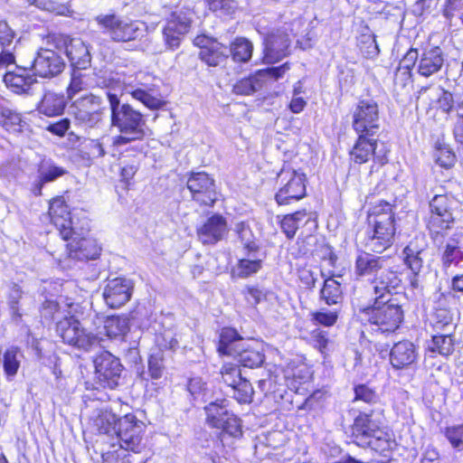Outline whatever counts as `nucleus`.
Returning <instances> with one entry per match:
<instances>
[{
    "label": "nucleus",
    "mask_w": 463,
    "mask_h": 463,
    "mask_svg": "<svg viewBox=\"0 0 463 463\" xmlns=\"http://www.w3.org/2000/svg\"><path fill=\"white\" fill-rule=\"evenodd\" d=\"M231 391L232 392V396L240 403L250 402L254 392L251 383L242 376L241 379H237L235 386Z\"/></svg>",
    "instance_id": "09e8293b"
},
{
    "label": "nucleus",
    "mask_w": 463,
    "mask_h": 463,
    "mask_svg": "<svg viewBox=\"0 0 463 463\" xmlns=\"http://www.w3.org/2000/svg\"><path fill=\"white\" fill-rule=\"evenodd\" d=\"M442 244L443 242L436 246L439 250H442L441 262L443 267L457 266L463 261V251L459 246L458 240L455 236L450 237L444 246Z\"/></svg>",
    "instance_id": "473e14b6"
},
{
    "label": "nucleus",
    "mask_w": 463,
    "mask_h": 463,
    "mask_svg": "<svg viewBox=\"0 0 463 463\" xmlns=\"http://www.w3.org/2000/svg\"><path fill=\"white\" fill-rule=\"evenodd\" d=\"M320 298L328 306L341 303L343 300L341 283L335 278L326 279L320 290Z\"/></svg>",
    "instance_id": "4c0bfd02"
},
{
    "label": "nucleus",
    "mask_w": 463,
    "mask_h": 463,
    "mask_svg": "<svg viewBox=\"0 0 463 463\" xmlns=\"http://www.w3.org/2000/svg\"><path fill=\"white\" fill-rule=\"evenodd\" d=\"M158 345L161 348L175 351L179 347V340L176 337L175 334H173L171 331H165L161 339L157 340Z\"/></svg>",
    "instance_id": "0e129e2a"
},
{
    "label": "nucleus",
    "mask_w": 463,
    "mask_h": 463,
    "mask_svg": "<svg viewBox=\"0 0 463 463\" xmlns=\"http://www.w3.org/2000/svg\"><path fill=\"white\" fill-rule=\"evenodd\" d=\"M125 91L151 110L160 109L166 105V101L154 85L143 82L128 83Z\"/></svg>",
    "instance_id": "393cba45"
},
{
    "label": "nucleus",
    "mask_w": 463,
    "mask_h": 463,
    "mask_svg": "<svg viewBox=\"0 0 463 463\" xmlns=\"http://www.w3.org/2000/svg\"><path fill=\"white\" fill-rule=\"evenodd\" d=\"M279 189L275 200L279 205H288L306 196V175L289 166H283L277 175Z\"/></svg>",
    "instance_id": "1a4fd4ad"
},
{
    "label": "nucleus",
    "mask_w": 463,
    "mask_h": 463,
    "mask_svg": "<svg viewBox=\"0 0 463 463\" xmlns=\"http://www.w3.org/2000/svg\"><path fill=\"white\" fill-rule=\"evenodd\" d=\"M228 49L234 61L247 62L251 58L253 45L248 39L238 37Z\"/></svg>",
    "instance_id": "ea45409f"
},
{
    "label": "nucleus",
    "mask_w": 463,
    "mask_h": 463,
    "mask_svg": "<svg viewBox=\"0 0 463 463\" xmlns=\"http://www.w3.org/2000/svg\"><path fill=\"white\" fill-rule=\"evenodd\" d=\"M313 321L317 324L325 326H334L338 318V315L336 312L329 311V312H316L313 315Z\"/></svg>",
    "instance_id": "680f3d73"
},
{
    "label": "nucleus",
    "mask_w": 463,
    "mask_h": 463,
    "mask_svg": "<svg viewBox=\"0 0 463 463\" xmlns=\"http://www.w3.org/2000/svg\"><path fill=\"white\" fill-rule=\"evenodd\" d=\"M49 216L52 223L57 228L62 239H67L75 228L71 217L69 206L61 197L54 198L49 206Z\"/></svg>",
    "instance_id": "bb28decb"
},
{
    "label": "nucleus",
    "mask_w": 463,
    "mask_h": 463,
    "mask_svg": "<svg viewBox=\"0 0 463 463\" xmlns=\"http://www.w3.org/2000/svg\"><path fill=\"white\" fill-rule=\"evenodd\" d=\"M119 418L111 411H101L94 419L93 426L99 434L114 437Z\"/></svg>",
    "instance_id": "f704fd0d"
},
{
    "label": "nucleus",
    "mask_w": 463,
    "mask_h": 463,
    "mask_svg": "<svg viewBox=\"0 0 463 463\" xmlns=\"http://www.w3.org/2000/svg\"><path fill=\"white\" fill-rule=\"evenodd\" d=\"M40 182L42 184L52 182L65 175L66 170L56 165L50 160H43L38 169Z\"/></svg>",
    "instance_id": "49530a36"
},
{
    "label": "nucleus",
    "mask_w": 463,
    "mask_h": 463,
    "mask_svg": "<svg viewBox=\"0 0 463 463\" xmlns=\"http://www.w3.org/2000/svg\"><path fill=\"white\" fill-rule=\"evenodd\" d=\"M235 232L242 244L243 248L249 247L252 244H257L255 236L250 228L249 224L244 222H241L235 225Z\"/></svg>",
    "instance_id": "6e6d98bb"
},
{
    "label": "nucleus",
    "mask_w": 463,
    "mask_h": 463,
    "mask_svg": "<svg viewBox=\"0 0 463 463\" xmlns=\"http://www.w3.org/2000/svg\"><path fill=\"white\" fill-rule=\"evenodd\" d=\"M455 204L453 198L447 194H437L430 202L431 216L428 223L430 238L435 245L441 244L447 232L455 222L452 208Z\"/></svg>",
    "instance_id": "0eeeda50"
},
{
    "label": "nucleus",
    "mask_w": 463,
    "mask_h": 463,
    "mask_svg": "<svg viewBox=\"0 0 463 463\" xmlns=\"http://www.w3.org/2000/svg\"><path fill=\"white\" fill-rule=\"evenodd\" d=\"M213 44L210 49L200 51L199 58L208 66L216 67L227 60L230 51L221 43Z\"/></svg>",
    "instance_id": "e433bc0d"
},
{
    "label": "nucleus",
    "mask_w": 463,
    "mask_h": 463,
    "mask_svg": "<svg viewBox=\"0 0 463 463\" xmlns=\"http://www.w3.org/2000/svg\"><path fill=\"white\" fill-rule=\"evenodd\" d=\"M404 264L411 270L415 275H419L423 268L424 260L428 255V251L420 252L416 254H403Z\"/></svg>",
    "instance_id": "5fc2aeb1"
},
{
    "label": "nucleus",
    "mask_w": 463,
    "mask_h": 463,
    "mask_svg": "<svg viewBox=\"0 0 463 463\" xmlns=\"http://www.w3.org/2000/svg\"><path fill=\"white\" fill-rule=\"evenodd\" d=\"M33 74L29 75L27 68H18L17 72H7L4 76V80L15 93H28L33 83L36 82Z\"/></svg>",
    "instance_id": "2f4dec72"
},
{
    "label": "nucleus",
    "mask_w": 463,
    "mask_h": 463,
    "mask_svg": "<svg viewBox=\"0 0 463 463\" xmlns=\"http://www.w3.org/2000/svg\"><path fill=\"white\" fill-rule=\"evenodd\" d=\"M165 372L164 358L161 352L152 354L148 359V375L153 380L160 379Z\"/></svg>",
    "instance_id": "864d4df0"
},
{
    "label": "nucleus",
    "mask_w": 463,
    "mask_h": 463,
    "mask_svg": "<svg viewBox=\"0 0 463 463\" xmlns=\"http://www.w3.org/2000/svg\"><path fill=\"white\" fill-rule=\"evenodd\" d=\"M221 373L223 383H226L228 387H231V390L235 386L237 379L241 378V370L238 366L233 364L223 365Z\"/></svg>",
    "instance_id": "4d7b16f0"
},
{
    "label": "nucleus",
    "mask_w": 463,
    "mask_h": 463,
    "mask_svg": "<svg viewBox=\"0 0 463 463\" xmlns=\"http://www.w3.org/2000/svg\"><path fill=\"white\" fill-rule=\"evenodd\" d=\"M463 7V0H445L442 8V15L451 21L456 13Z\"/></svg>",
    "instance_id": "e2e57ef3"
},
{
    "label": "nucleus",
    "mask_w": 463,
    "mask_h": 463,
    "mask_svg": "<svg viewBox=\"0 0 463 463\" xmlns=\"http://www.w3.org/2000/svg\"><path fill=\"white\" fill-rule=\"evenodd\" d=\"M446 55L439 46L424 48L417 63V72L424 78L439 73L445 66Z\"/></svg>",
    "instance_id": "a878e982"
},
{
    "label": "nucleus",
    "mask_w": 463,
    "mask_h": 463,
    "mask_svg": "<svg viewBox=\"0 0 463 463\" xmlns=\"http://www.w3.org/2000/svg\"><path fill=\"white\" fill-rule=\"evenodd\" d=\"M65 68V61L61 54L51 49H40L31 65L34 76L51 79L61 74Z\"/></svg>",
    "instance_id": "f3484780"
},
{
    "label": "nucleus",
    "mask_w": 463,
    "mask_h": 463,
    "mask_svg": "<svg viewBox=\"0 0 463 463\" xmlns=\"http://www.w3.org/2000/svg\"><path fill=\"white\" fill-rule=\"evenodd\" d=\"M14 32L5 21H0V50H8L13 43Z\"/></svg>",
    "instance_id": "052dcab7"
},
{
    "label": "nucleus",
    "mask_w": 463,
    "mask_h": 463,
    "mask_svg": "<svg viewBox=\"0 0 463 463\" xmlns=\"http://www.w3.org/2000/svg\"><path fill=\"white\" fill-rule=\"evenodd\" d=\"M90 230L81 227L73 228L71 234L64 241H69L66 245L68 256L80 261L95 260L100 253V247L95 239L89 235Z\"/></svg>",
    "instance_id": "ddd939ff"
},
{
    "label": "nucleus",
    "mask_w": 463,
    "mask_h": 463,
    "mask_svg": "<svg viewBox=\"0 0 463 463\" xmlns=\"http://www.w3.org/2000/svg\"><path fill=\"white\" fill-rule=\"evenodd\" d=\"M64 109L65 100L63 96L53 92L45 93L38 106L39 112L48 117L61 115Z\"/></svg>",
    "instance_id": "72a5a7b5"
},
{
    "label": "nucleus",
    "mask_w": 463,
    "mask_h": 463,
    "mask_svg": "<svg viewBox=\"0 0 463 463\" xmlns=\"http://www.w3.org/2000/svg\"><path fill=\"white\" fill-rule=\"evenodd\" d=\"M194 201L213 206L217 199L214 180L204 172L192 173L186 183Z\"/></svg>",
    "instance_id": "a211bd4d"
},
{
    "label": "nucleus",
    "mask_w": 463,
    "mask_h": 463,
    "mask_svg": "<svg viewBox=\"0 0 463 463\" xmlns=\"http://www.w3.org/2000/svg\"><path fill=\"white\" fill-rule=\"evenodd\" d=\"M110 109L111 127L120 133L115 140L116 146L142 140L146 135L145 115L130 104L122 102L117 94L107 92Z\"/></svg>",
    "instance_id": "f03ea898"
},
{
    "label": "nucleus",
    "mask_w": 463,
    "mask_h": 463,
    "mask_svg": "<svg viewBox=\"0 0 463 463\" xmlns=\"http://www.w3.org/2000/svg\"><path fill=\"white\" fill-rule=\"evenodd\" d=\"M23 356L17 346L8 347L3 354V367L6 377L11 380L18 372Z\"/></svg>",
    "instance_id": "a19ab883"
},
{
    "label": "nucleus",
    "mask_w": 463,
    "mask_h": 463,
    "mask_svg": "<svg viewBox=\"0 0 463 463\" xmlns=\"http://www.w3.org/2000/svg\"><path fill=\"white\" fill-rule=\"evenodd\" d=\"M71 82L67 88V96L71 99L77 93L86 90L90 87L89 76L83 73V70L71 69Z\"/></svg>",
    "instance_id": "a18cd8bd"
},
{
    "label": "nucleus",
    "mask_w": 463,
    "mask_h": 463,
    "mask_svg": "<svg viewBox=\"0 0 463 463\" xmlns=\"http://www.w3.org/2000/svg\"><path fill=\"white\" fill-rule=\"evenodd\" d=\"M367 220L368 229L364 244L373 252L383 253L394 241L396 228L393 206L388 202H380L370 209Z\"/></svg>",
    "instance_id": "7ed1b4c3"
},
{
    "label": "nucleus",
    "mask_w": 463,
    "mask_h": 463,
    "mask_svg": "<svg viewBox=\"0 0 463 463\" xmlns=\"http://www.w3.org/2000/svg\"><path fill=\"white\" fill-rule=\"evenodd\" d=\"M373 298H388L402 287L401 274L392 269H382L371 280Z\"/></svg>",
    "instance_id": "b1692460"
},
{
    "label": "nucleus",
    "mask_w": 463,
    "mask_h": 463,
    "mask_svg": "<svg viewBox=\"0 0 463 463\" xmlns=\"http://www.w3.org/2000/svg\"><path fill=\"white\" fill-rule=\"evenodd\" d=\"M105 110L102 99L92 93L78 98L70 107L75 121L87 128L97 127L102 121Z\"/></svg>",
    "instance_id": "9b49d317"
},
{
    "label": "nucleus",
    "mask_w": 463,
    "mask_h": 463,
    "mask_svg": "<svg viewBox=\"0 0 463 463\" xmlns=\"http://www.w3.org/2000/svg\"><path fill=\"white\" fill-rule=\"evenodd\" d=\"M374 135L358 134L356 142L351 149L350 160L354 164L362 165L373 157L375 163L383 165L388 162L386 149H378L377 140L373 138Z\"/></svg>",
    "instance_id": "dca6fc26"
},
{
    "label": "nucleus",
    "mask_w": 463,
    "mask_h": 463,
    "mask_svg": "<svg viewBox=\"0 0 463 463\" xmlns=\"http://www.w3.org/2000/svg\"><path fill=\"white\" fill-rule=\"evenodd\" d=\"M280 227L282 232L286 234L287 238L292 239L299 226L296 221H294V218L288 214L282 219Z\"/></svg>",
    "instance_id": "338daca9"
},
{
    "label": "nucleus",
    "mask_w": 463,
    "mask_h": 463,
    "mask_svg": "<svg viewBox=\"0 0 463 463\" xmlns=\"http://www.w3.org/2000/svg\"><path fill=\"white\" fill-rule=\"evenodd\" d=\"M64 52L71 62V69L87 70L90 67V48L80 39L63 40Z\"/></svg>",
    "instance_id": "cd10ccee"
},
{
    "label": "nucleus",
    "mask_w": 463,
    "mask_h": 463,
    "mask_svg": "<svg viewBox=\"0 0 463 463\" xmlns=\"http://www.w3.org/2000/svg\"><path fill=\"white\" fill-rule=\"evenodd\" d=\"M31 301V298L25 293L22 288L16 283H11L8 287L7 306L11 315V318L16 324L22 321L24 315L26 313V303Z\"/></svg>",
    "instance_id": "c85d7f7f"
},
{
    "label": "nucleus",
    "mask_w": 463,
    "mask_h": 463,
    "mask_svg": "<svg viewBox=\"0 0 463 463\" xmlns=\"http://www.w3.org/2000/svg\"><path fill=\"white\" fill-rule=\"evenodd\" d=\"M194 12L188 6L176 8L165 19L162 28L163 40L167 50L178 49L194 22Z\"/></svg>",
    "instance_id": "6e6552de"
},
{
    "label": "nucleus",
    "mask_w": 463,
    "mask_h": 463,
    "mask_svg": "<svg viewBox=\"0 0 463 463\" xmlns=\"http://www.w3.org/2000/svg\"><path fill=\"white\" fill-rule=\"evenodd\" d=\"M289 70L288 62L278 66L259 70L255 74L239 80L234 85V91L241 95H251L263 86L267 79L279 80Z\"/></svg>",
    "instance_id": "6ab92c4d"
},
{
    "label": "nucleus",
    "mask_w": 463,
    "mask_h": 463,
    "mask_svg": "<svg viewBox=\"0 0 463 463\" xmlns=\"http://www.w3.org/2000/svg\"><path fill=\"white\" fill-rule=\"evenodd\" d=\"M144 429V423L137 420L135 415L128 413L120 417L115 435L119 447L125 450L138 452Z\"/></svg>",
    "instance_id": "4468645a"
},
{
    "label": "nucleus",
    "mask_w": 463,
    "mask_h": 463,
    "mask_svg": "<svg viewBox=\"0 0 463 463\" xmlns=\"http://www.w3.org/2000/svg\"><path fill=\"white\" fill-rule=\"evenodd\" d=\"M23 121L21 115L0 105V125L9 132H21Z\"/></svg>",
    "instance_id": "37998d69"
},
{
    "label": "nucleus",
    "mask_w": 463,
    "mask_h": 463,
    "mask_svg": "<svg viewBox=\"0 0 463 463\" xmlns=\"http://www.w3.org/2000/svg\"><path fill=\"white\" fill-rule=\"evenodd\" d=\"M96 22L103 34L115 43H129L141 38L146 26L138 21L123 18L115 14H99Z\"/></svg>",
    "instance_id": "423d86ee"
},
{
    "label": "nucleus",
    "mask_w": 463,
    "mask_h": 463,
    "mask_svg": "<svg viewBox=\"0 0 463 463\" xmlns=\"http://www.w3.org/2000/svg\"><path fill=\"white\" fill-rule=\"evenodd\" d=\"M245 292L246 300L251 306H257L259 303H260L261 300L265 299L266 298L265 293L259 288L247 287L245 288Z\"/></svg>",
    "instance_id": "774afa93"
},
{
    "label": "nucleus",
    "mask_w": 463,
    "mask_h": 463,
    "mask_svg": "<svg viewBox=\"0 0 463 463\" xmlns=\"http://www.w3.org/2000/svg\"><path fill=\"white\" fill-rule=\"evenodd\" d=\"M229 232L226 219L219 213H213L207 217L196 227L198 241L208 246H213L222 241Z\"/></svg>",
    "instance_id": "aec40b11"
},
{
    "label": "nucleus",
    "mask_w": 463,
    "mask_h": 463,
    "mask_svg": "<svg viewBox=\"0 0 463 463\" xmlns=\"http://www.w3.org/2000/svg\"><path fill=\"white\" fill-rule=\"evenodd\" d=\"M383 414L381 411L370 409L359 411L351 427V438L357 446L365 448L367 440L382 435Z\"/></svg>",
    "instance_id": "f8f14e48"
},
{
    "label": "nucleus",
    "mask_w": 463,
    "mask_h": 463,
    "mask_svg": "<svg viewBox=\"0 0 463 463\" xmlns=\"http://www.w3.org/2000/svg\"><path fill=\"white\" fill-rule=\"evenodd\" d=\"M362 314L383 333L394 332L404 318L402 307L396 298H373L372 305L362 309Z\"/></svg>",
    "instance_id": "20e7f679"
},
{
    "label": "nucleus",
    "mask_w": 463,
    "mask_h": 463,
    "mask_svg": "<svg viewBox=\"0 0 463 463\" xmlns=\"http://www.w3.org/2000/svg\"><path fill=\"white\" fill-rule=\"evenodd\" d=\"M420 54L417 49H410L399 63V68H404L411 71L413 67L417 68L418 61L420 60Z\"/></svg>",
    "instance_id": "69168bd1"
},
{
    "label": "nucleus",
    "mask_w": 463,
    "mask_h": 463,
    "mask_svg": "<svg viewBox=\"0 0 463 463\" xmlns=\"http://www.w3.org/2000/svg\"><path fill=\"white\" fill-rule=\"evenodd\" d=\"M443 434L453 449L458 450L463 449V424L446 427Z\"/></svg>",
    "instance_id": "603ef678"
},
{
    "label": "nucleus",
    "mask_w": 463,
    "mask_h": 463,
    "mask_svg": "<svg viewBox=\"0 0 463 463\" xmlns=\"http://www.w3.org/2000/svg\"><path fill=\"white\" fill-rule=\"evenodd\" d=\"M40 312L45 322L56 321V332L65 344L85 352L98 345L97 335L88 331L74 316L62 317L57 301L45 299Z\"/></svg>",
    "instance_id": "f257e3e1"
},
{
    "label": "nucleus",
    "mask_w": 463,
    "mask_h": 463,
    "mask_svg": "<svg viewBox=\"0 0 463 463\" xmlns=\"http://www.w3.org/2000/svg\"><path fill=\"white\" fill-rule=\"evenodd\" d=\"M419 357V346L410 340H402L395 343L389 352L390 364L396 371L415 368Z\"/></svg>",
    "instance_id": "4be33fe9"
},
{
    "label": "nucleus",
    "mask_w": 463,
    "mask_h": 463,
    "mask_svg": "<svg viewBox=\"0 0 463 463\" xmlns=\"http://www.w3.org/2000/svg\"><path fill=\"white\" fill-rule=\"evenodd\" d=\"M262 267L261 260H239L232 270V275L239 279H247L258 273Z\"/></svg>",
    "instance_id": "c03bdc74"
},
{
    "label": "nucleus",
    "mask_w": 463,
    "mask_h": 463,
    "mask_svg": "<svg viewBox=\"0 0 463 463\" xmlns=\"http://www.w3.org/2000/svg\"><path fill=\"white\" fill-rule=\"evenodd\" d=\"M385 259L368 252H361L355 259L354 270L358 277L378 275L383 268Z\"/></svg>",
    "instance_id": "c756f323"
},
{
    "label": "nucleus",
    "mask_w": 463,
    "mask_h": 463,
    "mask_svg": "<svg viewBox=\"0 0 463 463\" xmlns=\"http://www.w3.org/2000/svg\"><path fill=\"white\" fill-rule=\"evenodd\" d=\"M94 380L85 383L86 389L99 390L109 389L114 390L122 384V373L124 366L119 358L112 354L109 351H101L94 359Z\"/></svg>",
    "instance_id": "39448f33"
},
{
    "label": "nucleus",
    "mask_w": 463,
    "mask_h": 463,
    "mask_svg": "<svg viewBox=\"0 0 463 463\" xmlns=\"http://www.w3.org/2000/svg\"><path fill=\"white\" fill-rule=\"evenodd\" d=\"M379 108L373 99L360 100L354 112L352 126L357 134L374 135L379 128Z\"/></svg>",
    "instance_id": "2eb2a0df"
},
{
    "label": "nucleus",
    "mask_w": 463,
    "mask_h": 463,
    "mask_svg": "<svg viewBox=\"0 0 463 463\" xmlns=\"http://www.w3.org/2000/svg\"><path fill=\"white\" fill-rule=\"evenodd\" d=\"M454 342L451 334H438L432 336L430 351L448 357L454 352Z\"/></svg>",
    "instance_id": "79ce46f5"
},
{
    "label": "nucleus",
    "mask_w": 463,
    "mask_h": 463,
    "mask_svg": "<svg viewBox=\"0 0 463 463\" xmlns=\"http://www.w3.org/2000/svg\"><path fill=\"white\" fill-rule=\"evenodd\" d=\"M226 399L216 400L204 407L207 423L221 429L222 435L239 438L242 435L241 420L228 410Z\"/></svg>",
    "instance_id": "9d476101"
},
{
    "label": "nucleus",
    "mask_w": 463,
    "mask_h": 463,
    "mask_svg": "<svg viewBox=\"0 0 463 463\" xmlns=\"http://www.w3.org/2000/svg\"><path fill=\"white\" fill-rule=\"evenodd\" d=\"M231 356L243 367L258 368L264 364L265 354L262 350L244 343Z\"/></svg>",
    "instance_id": "7c9ffc66"
},
{
    "label": "nucleus",
    "mask_w": 463,
    "mask_h": 463,
    "mask_svg": "<svg viewBox=\"0 0 463 463\" xmlns=\"http://www.w3.org/2000/svg\"><path fill=\"white\" fill-rule=\"evenodd\" d=\"M290 38L287 29H277L263 38V60L267 63H275L289 54Z\"/></svg>",
    "instance_id": "412c9836"
},
{
    "label": "nucleus",
    "mask_w": 463,
    "mask_h": 463,
    "mask_svg": "<svg viewBox=\"0 0 463 463\" xmlns=\"http://www.w3.org/2000/svg\"><path fill=\"white\" fill-rule=\"evenodd\" d=\"M367 442L368 444H365V447H369L381 454H385V452L392 450L395 445L391 435L384 431L383 428L382 435H375L368 439Z\"/></svg>",
    "instance_id": "de8ad7c7"
},
{
    "label": "nucleus",
    "mask_w": 463,
    "mask_h": 463,
    "mask_svg": "<svg viewBox=\"0 0 463 463\" xmlns=\"http://www.w3.org/2000/svg\"><path fill=\"white\" fill-rule=\"evenodd\" d=\"M439 90L440 94L437 99L438 107L443 113L449 114L453 110L455 103L453 94L442 87H439Z\"/></svg>",
    "instance_id": "13d9d810"
},
{
    "label": "nucleus",
    "mask_w": 463,
    "mask_h": 463,
    "mask_svg": "<svg viewBox=\"0 0 463 463\" xmlns=\"http://www.w3.org/2000/svg\"><path fill=\"white\" fill-rule=\"evenodd\" d=\"M241 340V336L234 328L224 327L220 335L218 351L231 356L237 348L242 345Z\"/></svg>",
    "instance_id": "c9c22d12"
},
{
    "label": "nucleus",
    "mask_w": 463,
    "mask_h": 463,
    "mask_svg": "<svg viewBox=\"0 0 463 463\" xmlns=\"http://www.w3.org/2000/svg\"><path fill=\"white\" fill-rule=\"evenodd\" d=\"M436 163L445 169L451 168L456 163L454 152L447 146L439 145L434 153Z\"/></svg>",
    "instance_id": "8fccbe9b"
},
{
    "label": "nucleus",
    "mask_w": 463,
    "mask_h": 463,
    "mask_svg": "<svg viewBox=\"0 0 463 463\" xmlns=\"http://www.w3.org/2000/svg\"><path fill=\"white\" fill-rule=\"evenodd\" d=\"M354 398L353 402H364L373 405L378 402L379 397L376 392L366 384H357L354 388Z\"/></svg>",
    "instance_id": "3c124183"
},
{
    "label": "nucleus",
    "mask_w": 463,
    "mask_h": 463,
    "mask_svg": "<svg viewBox=\"0 0 463 463\" xmlns=\"http://www.w3.org/2000/svg\"><path fill=\"white\" fill-rule=\"evenodd\" d=\"M428 251V243L423 235L415 236L411 239L407 246L403 249V254H416Z\"/></svg>",
    "instance_id": "bf43d9fd"
},
{
    "label": "nucleus",
    "mask_w": 463,
    "mask_h": 463,
    "mask_svg": "<svg viewBox=\"0 0 463 463\" xmlns=\"http://www.w3.org/2000/svg\"><path fill=\"white\" fill-rule=\"evenodd\" d=\"M129 330V320L127 317L112 316L104 322V331L109 338L124 336Z\"/></svg>",
    "instance_id": "58836bf2"
},
{
    "label": "nucleus",
    "mask_w": 463,
    "mask_h": 463,
    "mask_svg": "<svg viewBox=\"0 0 463 463\" xmlns=\"http://www.w3.org/2000/svg\"><path fill=\"white\" fill-rule=\"evenodd\" d=\"M133 282L126 278L109 279L103 289V299L110 308H118L124 306L131 298Z\"/></svg>",
    "instance_id": "5701e85b"
}]
</instances>
